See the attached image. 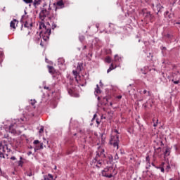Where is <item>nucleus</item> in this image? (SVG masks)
<instances>
[{"instance_id": "13d9d810", "label": "nucleus", "mask_w": 180, "mask_h": 180, "mask_svg": "<svg viewBox=\"0 0 180 180\" xmlns=\"http://www.w3.org/2000/svg\"><path fill=\"white\" fill-rule=\"evenodd\" d=\"M153 123H154V122H155V120L153 119Z\"/></svg>"}, {"instance_id": "f704fd0d", "label": "nucleus", "mask_w": 180, "mask_h": 180, "mask_svg": "<svg viewBox=\"0 0 180 180\" xmlns=\"http://www.w3.org/2000/svg\"><path fill=\"white\" fill-rule=\"evenodd\" d=\"M39 143H40V142L39 141V140H35V141H34V144H35V145L39 144Z\"/></svg>"}, {"instance_id": "412c9836", "label": "nucleus", "mask_w": 180, "mask_h": 180, "mask_svg": "<svg viewBox=\"0 0 180 180\" xmlns=\"http://www.w3.org/2000/svg\"><path fill=\"white\" fill-rule=\"evenodd\" d=\"M68 91L69 95H72L74 94V89H68Z\"/></svg>"}, {"instance_id": "f8f14e48", "label": "nucleus", "mask_w": 180, "mask_h": 180, "mask_svg": "<svg viewBox=\"0 0 180 180\" xmlns=\"http://www.w3.org/2000/svg\"><path fill=\"white\" fill-rule=\"evenodd\" d=\"M32 26H33V23L29 22L27 21H26L25 23L24 24V27H27V29L32 27Z\"/></svg>"}, {"instance_id": "b1692460", "label": "nucleus", "mask_w": 180, "mask_h": 180, "mask_svg": "<svg viewBox=\"0 0 180 180\" xmlns=\"http://www.w3.org/2000/svg\"><path fill=\"white\" fill-rule=\"evenodd\" d=\"M143 93L144 94H148V96H151V92L147 91V90H144V91H143Z\"/></svg>"}, {"instance_id": "680f3d73", "label": "nucleus", "mask_w": 180, "mask_h": 180, "mask_svg": "<svg viewBox=\"0 0 180 180\" xmlns=\"http://www.w3.org/2000/svg\"><path fill=\"white\" fill-rule=\"evenodd\" d=\"M30 148H31V149H32V148H33V147H32V146H31Z\"/></svg>"}, {"instance_id": "9b49d317", "label": "nucleus", "mask_w": 180, "mask_h": 180, "mask_svg": "<svg viewBox=\"0 0 180 180\" xmlns=\"http://www.w3.org/2000/svg\"><path fill=\"white\" fill-rule=\"evenodd\" d=\"M18 23H19V21L16 19H13L10 23V27H12L13 29H16Z\"/></svg>"}, {"instance_id": "393cba45", "label": "nucleus", "mask_w": 180, "mask_h": 180, "mask_svg": "<svg viewBox=\"0 0 180 180\" xmlns=\"http://www.w3.org/2000/svg\"><path fill=\"white\" fill-rule=\"evenodd\" d=\"M146 162H148V167H151V165H150V156H147L146 157Z\"/></svg>"}, {"instance_id": "2eb2a0df", "label": "nucleus", "mask_w": 180, "mask_h": 180, "mask_svg": "<svg viewBox=\"0 0 180 180\" xmlns=\"http://www.w3.org/2000/svg\"><path fill=\"white\" fill-rule=\"evenodd\" d=\"M43 143H41L39 146L34 148V151H37V150H43Z\"/></svg>"}, {"instance_id": "bb28decb", "label": "nucleus", "mask_w": 180, "mask_h": 180, "mask_svg": "<svg viewBox=\"0 0 180 180\" xmlns=\"http://www.w3.org/2000/svg\"><path fill=\"white\" fill-rule=\"evenodd\" d=\"M32 106H34L35 103H36V100H31L30 102Z\"/></svg>"}, {"instance_id": "ddd939ff", "label": "nucleus", "mask_w": 180, "mask_h": 180, "mask_svg": "<svg viewBox=\"0 0 180 180\" xmlns=\"http://www.w3.org/2000/svg\"><path fill=\"white\" fill-rule=\"evenodd\" d=\"M156 8H157V11H158L157 14L158 15V13H160V12H161V9H162V8H164V7H162V6H161V4H157Z\"/></svg>"}, {"instance_id": "0e129e2a", "label": "nucleus", "mask_w": 180, "mask_h": 180, "mask_svg": "<svg viewBox=\"0 0 180 180\" xmlns=\"http://www.w3.org/2000/svg\"><path fill=\"white\" fill-rule=\"evenodd\" d=\"M54 27H56V25H54Z\"/></svg>"}, {"instance_id": "473e14b6", "label": "nucleus", "mask_w": 180, "mask_h": 180, "mask_svg": "<svg viewBox=\"0 0 180 180\" xmlns=\"http://www.w3.org/2000/svg\"><path fill=\"white\" fill-rule=\"evenodd\" d=\"M169 168H171V167L169 166V165H167L166 167V171H167V172L168 171H169Z\"/></svg>"}, {"instance_id": "4d7b16f0", "label": "nucleus", "mask_w": 180, "mask_h": 180, "mask_svg": "<svg viewBox=\"0 0 180 180\" xmlns=\"http://www.w3.org/2000/svg\"><path fill=\"white\" fill-rule=\"evenodd\" d=\"M115 133H119V131H117V130H115Z\"/></svg>"}, {"instance_id": "09e8293b", "label": "nucleus", "mask_w": 180, "mask_h": 180, "mask_svg": "<svg viewBox=\"0 0 180 180\" xmlns=\"http://www.w3.org/2000/svg\"><path fill=\"white\" fill-rule=\"evenodd\" d=\"M59 61H61L62 63H64V60L63 59H59Z\"/></svg>"}, {"instance_id": "a878e982", "label": "nucleus", "mask_w": 180, "mask_h": 180, "mask_svg": "<svg viewBox=\"0 0 180 180\" xmlns=\"http://www.w3.org/2000/svg\"><path fill=\"white\" fill-rule=\"evenodd\" d=\"M25 4H32L33 0H23Z\"/></svg>"}, {"instance_id": "6e6d98bb", "label": "nucleus", "mask_w": 180, "mask_h": 180, "mask_svg": "<svg viewBox=\"0 0 180 180\" xmlns=\"http://www.w3.org/2000/svg\"><path fill=\"white\" fill-rule=\"evenodd\" d=\"M150 108L153 107V103H150Z\"/></svg>"}, {"instance_id": "4be33fe9", "label": "nucleus", "mask_w": 180, "mask_h": 180, "mask_svg": "<svg viewBox=\"0 0 180 180\" xmlns=\"http://www.w3.org/2000/svg\"><path fill=\"white\" fill-rule=\"evenodd\" d=\"M155 168H157L158 169H160L161 172H165V169H164V167H155Z\"/></svg>"}, {"instance_id": "37998d69", "label": "nucleus", "mask_w": 180, "mask_h": 180, "mask_svg": "<svg viewBox=\"0 0 180 180\" xmlns=\"http://www.w3.org/2000/svg\"><path fill=\"white\" fill-rule=\"evenodd\" d=\"M96 114H95L94 115V117H93V119H92V121H94V120H95V118L96 117Z\"/></svg>"}, {"instance_id": "5701e85b", "label": "nucleus", "mask_w": 180, "mask_h": 180, "mask_svg": "<svg viewBox=\"0 0 180 180\" xmlns=\"http://www.w3.org/2000/svg\"><path fill=\"white\" fill-rule=\"evenodd\" d=\"M105 140H106V136H105V135L102 134L101 135V141H102V143H105Z\"/></svg>"}, {"instance_id": "4c0bfd02", "label": "nucleus", "mask_w": 180, "mask_h": 180, "mask_svg": "<svg viewBox=\"0 0 180 180\" xmlns=\"http://www.w3.org/2000/svg\"><path fill=\"white\" fill-rule=\"evenodd\" d=\"M11 160H12L13 161H15V160H16V158L15 156H12L11 158Z\"/></svg>"}, {"instance_id": "6e6552de", "label": "nucleus", "mask_w": 180, "mask_h": 180, "mask_svg": "<svg viewBox=\"0 0 180 180\" xmlns=\"http://www.w3.org/2000/svg\"><path fill=\"white\" fill-rule=\"evenodd\" d=\"M55 6V11H57L58 9H63L64 8V2L63 0H60L56 2V4H53Z\"/></svg>"}, {"instance_id": "c756f323", "label": "nucleus", "mask_w": 180, "mask_h": 180, "mask_svg": "<svg viewBox=\"0 0 180 180\" xmlns=\"http://www.w3.org/2000/svg\"><path fill=\"white\" fill-rule=\"evenodd\" d=\"M0 158H5V155L2 152H0Z\"/></svg>"}, {"instance_id": "8fccbe9b", "label": "nucleus", "mask_w": 180, "mask_h": 180, "mask_svg": "<svg viewBox=\"0 0 180 180\" xmlns=\"http://www.w3.org/2000/svg\"><path fill=\"white\" fill-rule=\"evenodd\" d=\"M22 160H23V158L21 156L20 157V161H22Z\"/></svg>"}, {"instance_id": "58836bf2", "label": "nucleus", "mask_w": 180, "mask_h": 180, "mask_svg": "<svg viewBox=\"0 0 180 180\" xmlns=\"http://www.w3.org/2000/svg\"><path fill=\"white\" fill-rule=\"evenodd\" d=\"M33 176V174L32 173V172L27 174V176Z\"/></svg>"}, {"instance_id": "dca6fc26", "label": "nucleus", "mask_w": 180, "mask_h": 180, "mask_svg": "<svg viewBox=\"0 0 180 180\" xmlns=\"http://www.w3.org/2000/svg\"><path fill=\"white\" fill-rule=\"evenodd\" d=\"M50 74H54V68L53 66H48Z\"/></svg>"}, {"instance_id": "2f4dec72", "label": "nucleus", "mask_w": 180, "mask_h": 180, "mask_svg": "<svg viewBox=\"0 0 180 180\" xmlns=\"http://www.w3.org/2000/svg\"><path fill=\"white\" fill-rule=\"evenodd\" d=\"M43 131H44V127H41V128L39 129V133H40V134L43 133Z\"/></svg>"}, {"instance_id": "a19ab883", "label": "nucleus", "mask_w": 180, "mask_h": 180, "mask_svg": "<svg viewBox=\"0 0 180 180\" xmlns=\"http://www.w3.org/2000/svg\"><path fill=\"white\" fill-rule=\"evenodd\" d=\"M174 26H176V25H180V22H176L174 23Z\"/></svg>"}, {"instance_id": "a18cd8bd", "label": "nucleus", "mask_w": 180, "mask_h": 180, "mask_svg": "<svg viewBox=\"0 0 180 180\" xmlns=\"http://www.w3.org/2000/svg\"><path fill=\"white\" fill-rule=\"evenodd\" d=\"M148 102H146V103H145V108H147V106H148Z\"/></svg>"}, {"instance_id": "79ce46f5", "label": "nucleus", "mask_w": 180, "mask_h": 180, "mask_svg": "<svg viewBox=\"0 0 180 180\" xmlns=\"http://www.w3.org/2000/svg\"><path fill=\"white\" fill-rule=\"evenodd\" d=\"M4 145H2V142H0V150H2V146H3Z\"/></svg>"}, {"instance_id": "f257e3e1", "label": "nucleus", "mask_w": 180, "mask_h": 180, "mask_svg": "<svg viewBox=\"0 0 180 180\" xmlns=\"http://www.w3.org/2000/svg\"><path fill=\"white\" fill-rule=\"evenodd\" d=\"M105 150H103L100 153H97L94 159V162H97L96 165L98 168L103 167L106 164L105 158H106V155H105Z\"/></svg>"}, {"instance_id": "f03ea898", "label": "nucleus", "mask_w": 180, "mask_h": 180, "mask_svg": "<svg viewBox=\"0 0 180 180\" xmlns=\"http://www.w3.org/2000/svg\"><path fill=\"white\" fill-rule=\"evenodd\" d=\"M42 27L44 30L40 32V37H42L44 41H47L50 37V34H51V29L47 28V26L44 23L40 25L39 28L41 29Z\"/></svg>"}, {"instance_id": "c9c22d12", "label": "nucleus", "mask_w": 180, "mask_h": 180, "mask_svg": "<svg viewBox=\"0 0 180 180\" xmlns=\"http://www.w3.org/2000/svg\"><path fill=\"white\" fill-rule=\"evenodd\" d=\"M115 160H119V155L117 153L115 154Z\"/></svg>"}, {"instance_id": "69168bd1", "label": "nucleus", "mask_w": 180, "mask_h": 180, "mask_svg": "<svg viewBox=\"0 0 180 180\" xmlns=\"http://www.w3.org/2000/svg\"><path fill=\"white\" fill-rule=\"evenodd\" d=\"M98 99H100V98H99V97H98Z\"/></svg>"}, {"instance_id": "e2e57ef3", "label": "nucleus", "mask_w": 180, "mask_h": 180, "mask_svg": "<svg viewBox=\"0 0 180 180\" xmlns=\"http://www.w3.org/2000/svg\"><path fill=\"white\" fill-rule=\"evenodd\" d=\"M162 165H164V162L162 163Z\"/></svg>"}, {"instance_id": "49530a36", "label": "nucleus", "mask_w": 180, "mask_h": 180, "mask_svg": "<svg viewBox=\"0 0 180 180\" xmlns=\"http://www.w3.org/2000/svg\"><path fill=\"white\" fill-rule=\"evenodd\" d=\"M96 123H97V124H101V122L98 120H96Z\"/></svg>"}, {"instance_id": "9d476101", "label": "nucleus", "mask_w": 180, "mask_h": 180, "mask_svg": "<svg viewBox=\"0 0 180 180\" xmlns=\"http://www.w3.org/2000/svg\"><path fill=\"white\" fill-rule=\"evenodd\" d=\"M105 161L108 165H110V164L113 162V156H112V155H108L107 157L105 156Z\"/></svg>"}, {"instance_id": "72a5a7b5", "label": "nucleus", "mask_w": 180, "mask_h": 180, "mask_svg": "<svg viewBox=\"0 0 180 180\" xmlns=\"http://www.w3.org/2000/svg\"><path fill=\"white\" fill-rule=\"evenodd\" d=\"M45 44L43 41H41L40 46H41V47H44Z\"/></svg>"}, {"instance_id": "c85d7f7f", "label": "nucleus", "mask_w": 180, "mask_h": 180, "mask_svg": "<svg viewBox=\"0 0 180 180\" xmlns=\"http://www.w3.org/2000/svg\"><path fill=\"white\" fill-rule=\"evenodd\" d=\"M172 82H173L174 84H179V80L175 81V80L172 79Z\"/></svg>"}, {"instance_id": "052dcab7", "label": "nucleus", "mask_w": 180, "mask_h": 180, "mask_svg": "<svg viewBox=\"0 0 180 180\" xmlns=\"http://www.w3.org/2000/svg\"><path fill=\"white\" fill-rule=\"evenodd\" d=\"M177 74H179V71H177Z\"/></svg>"}, {"instance_id": "e433bc0d", "label": "nucleus", "mask_w": 180, "mask_h": 180, "mask_svg": "<svg viewBox=\"0 0 180 180\" xmlns=\"http://www.w3.org/2000/svg\"><path fill=\"white\" fill-rule=\"evenodd\" d=\"M79 39H82V41H84V40H85V37L81 36Z\"/></svg>"}, {"instance_id": "3c124183", "label": "nucleus", "mask_w": 180, "mask_h": 180, "mask_svg": "<svg viewBox=\"0 0 180 180\" xmlns=\"http://www.w3.org/2000/svg\"><path fill=\"white\" fill-rule=\"evenodd\" d=\"M0 175H2V170L0 168Z\"/></svg>"}, {"instance_id": "5fc2aeb1", "label": "nucleus", "mask_w": 180, "mask_h": 180, "mask_svg": "<svg viewBox=\"0 0 180 180\" xmlns=\"http://www.w3.org/2000/svg\"><path fill=\"white\" fill-rule=\"evenodd\" d=\"M85 49H86V46H84L83 47V50H85Z\"/></svg>"}, {"instance_id": "f3484780", "label": "nucleus", "mask_w": 180, "mask_h": 180, "mask_svg": "<svg viewBox=\"0 0 180 180\" xmlns=\"http://www.w3.org/2000/svg\"><path fill=\"white\" fill-rule=\"evenodd\" d=\"M105 63H108V64H110V63H112V58H110V56H107L105 58Z\"/></svg>"}, {"instance_id": "423d86ee", "label": "nucleus", "mask_w": 180, "mask_h": 180, "mask_svg": "<svg viewBox=\"0 0 180 180\" xmlns=\"http://www.w3.org/2000/svg\"><path fill=\"white\" fill-rule=\"evenodd\" d=\"M82 71V64L78 65L77 67V70L72 71V74L75 76V78L77 83L79 82V78H81V76L79 75V72H81Z\"/></svg>"}, {"instance_id": "de8ad7c7", "label": "nucleus", "mask_w": 180, "mask_h": 180, "mask_svg": "<svg viewBox=\"0 0 180 180\" xmlns=\"http://www.w3.org/2000/svg\"><path fill=\"white\" fill-rule=\"evenodd\" d=\"M117 98H118V99H122V96H117Z\"/></svg>"}, {"instance_id": "603ef678", "label": "nucleus", "mask_w": 180, "mask_h": 180, "mask_svg": "<svg viewBox=\"0 0 180 180\" xmlns=\"http://www.w3.org/2000/svg\"><path fill=\"white\" fill-rule=\"evenodd\" d=\"M44 89H49V88L47 86H44Z\"/></svg>"}, {"instance_id": "aec40b11", "label": "nucleus", "mask_w": 180, "mask_h": 180, "mask_svg": "<svg viewBox=\"0 0 180 180\" xmlns=\"http://www.w3.org/2000/svg\"><path fill=\"white\" fill-rule=\"evenodd\" d=\"M169 155V149L166 148L165 152V156L168 157Z\"/></svg>"}, {"instance_id": "ea45409f", "label": "nucleus", "mask_w": 180, "mask_h": 180, "mask_svg": "<svg viewBox=\"0 0 180 180\" xmlns=\"http://www.w3.org/2000/svg\"><path fill=\"white\" fill-rule=\"evenodd\" d=\"M12 129H13V124H11L9 127L10 130H12Z\"/></svg>"}, {"instance_id": "6ab92c4d", "label": "nucleus", "mask_w": 180, "mask_h": 180, "mask_svg": "<svg viewBox=\"0 0 180 180\" xmlns=\"http://www.w3.org/2000/svg\"><path fill=\"white\" fill-rule=\"evenodd\" d=\"M101 89H99V85H96V88L95 89V94H101Z\"/></svg>"}, {"instance_id": "a211bd4d", "label": "nucleus", "mask_w": 180, "mask_h": 180, "mask_svg": "<svg viewBox=\"0 0 180 180\" xmlns=\"http://www.w3.org/2000/svg\"><path fill=\"white\" fill-rule=\"evenodd\" d=\"M1 150H3L4 153H6L8 151V145H3L1 147Z\"/></svg>"}, {"instance_id": "1a4fd4ad", "label": "nucleus", "mask_w": 180, "mask_h": 180, "mask_svg": "<svg viewBox=\"0 0 180 180\" xmlns=\"http://www.w3.org/2000/svg\"><path fill=\"white\" fill-rule=\"evenodd\" d=\"M143 16L145 19H147L148 20L151 21L153 20V19H154V15H153V14H151V12L150 11L143 13Z\"/></svg>"}, {"instance_id": "c03bdc74", "label": "nucleus", "mask_w": 180, "mask_h": 180, "mask_svg": "<svg viewBox=\"0 0 180 180\" xmlns=\"http://www.w3.org/2000/svg\"><path fill=\"white\" fill-rule=\"evenodd\" d=\"M27 155H32V151H29V152L27 153Z\"/></svg>"}, {"instance_id": "864d4df0", "label": "nucleus", "mask_w": 180, "mask_h": 180, "mask_svg": "<svg viewBox=\"0 0 180 180\" xmlns=\"http://www.w3.org/2000/svg\"><path fill=\"white\" fill-rule=\"evenodd\" d=\"M152 165H153V167H155V165L154 164V162H152Z\"/></svg>"}, {"instance_id": "bf43d9fd", "label": "nucleus", "mask_w": 180, "mask_h": 180, "mask_svg": "<svg viewBox=\"0 0 180 180\" xmlns=\"http://www.w3.org/2000/svg\"><path fill=\"white\" fill-rule=\"evenodd\" d=\"M22 29H23V25H22V27H21V30H22Z\"/></svg>"}, {"instance_id": "20e7f679", "label": "nucleus", "mask_w": 180, "mask_h": 180, "mask_svg": "<svg viewBox=\"0 0 180 180\" xmlns=\"http://www.w3.org/2000/svg\"><path fill=\"white\" fill-rule=\"evenodd\" d=\"M112 172H113V167H107L102 171V175L103 176H105V178H112V176H113Z\"/></svg>"}, {"instance_id": "7c9ffc66", "label": "nucleus", "mask_w": 180, "mask_h": 180, "mask_svg": "<svg viewBox=\"0 0 180 180\" xmlns=\"http://www.w3.org/2000/svg\"><path fill=\"white\" fill-rule=\"evenodd\" d=\"M158 124V119L156 120V123H154L153 124L154 127H157Z\"/></svg>"}, {"instance_id": "7ed1b4c3", "label": "nucleus", "mask_w": 180, "mask_h": 180, "mask_svg": "<svg viewBox=\"0 0 180 180\" xmlns=\"http://www.w3.org/2000/svg\"><path fill=\"white\" fill-rule=\"evenodd\" d=\"M119 143H120L119 135H111L109 144L112 146L116 150H119Z\"/></svg>"}, {"instance_id": "4468645a", "label": "nucleus", "mask_w": 180, "mask_h": 180, "mask_svg": "<svg viewBox=\"0 0 180 180\" xmlns=\"http://www.w3.org/2000/svg\"><path fill=\"white\" fill-rule=\"evenodd\" d=\"M40 4H41V0H34L33 5L36 8L37 6H39V5H40Z\"/></svg>"}, {"instance_id": "39448f33", "label": "nucleus", "mask_w": 180, "mask_h": 180, "mask_svg": "<svg viewBox=\"0 0 180 180\" xmlns=\"http://www.w3.org/2000/svg\"><path fill=\"white\" fill-rule=\"evenodd\" d=\"M51 11V7L50 6H49L48 9L47 8H44L41 10V11L39 13V17L41 20H44L49 15H50V11Z\"/></svg>"}, {"instance_id": "cd10ccee", "label": "nucleus", "mask_w": 180, "mask_h": 180, "mask_svg": "<svg viewBox=\"0 0 180 180\" xmlns=\"http://www.w3.org/2000/svg\"><path fill=\"white\" fill-rule=\"evenodd\" d=\"M18 166L19 167H22L23 166V161H22V160L18 161Z\"/></svg>"}, {"instance_id": "0eeeda50", "label": "nucleus", "mask_w": 180, "mask_h": 180, "mask_svg": "<svg viewBox=\"0 0 180 180\" xmlns=\"http://www.w3.org/2000/svg\"><path fill=\"white\" fill-rule=\"evenodd\" d=\"M117 61H119V56L117 55H115L114 60L112 61V63L110 64V68L107 70L108 74H109L110 71H112V70H115V68H117V64H116V63H117Z\"/></svg>"}]
</instances>
